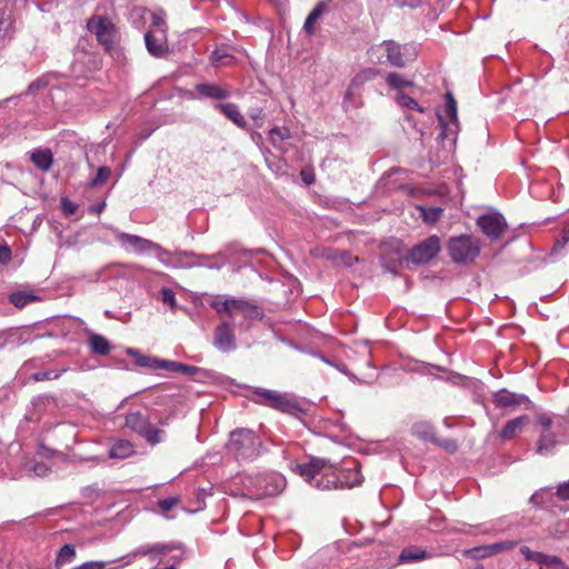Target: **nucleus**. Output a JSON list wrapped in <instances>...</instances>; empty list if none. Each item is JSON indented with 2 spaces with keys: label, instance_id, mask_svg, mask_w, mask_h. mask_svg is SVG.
<instances>
[{
  "label": "nucleus",
  "instance_id": "f257e3e1",
  "mask_svg": "<svg viewBox=\"0 0 569 569\" xmlns=\"http://www.w3.org/2000/svg\"><path fill=\"white\" fill-rule=\"evenodd\" d=\"M292 470L318 490L350 489L362 482L356 461L350 467L338 469L329 460L311 458L308 462L297 463Z\"/></svg>",
  "mask_w": 569,
  "mask_h": 569
},
{
  "label": "nucleus",
  "instance_id": "f03ea898",
  "mask_svg": "<svg viewBox=\"0 0 569 569\" xmlns=\"http://www.w3.org/2000/svg\"><path fill=\"white\" fill-rule=\"evenodd\" d=\"M251 402L297 418H300L306 412L301 403L293 396L261 387H251Z\"/></svg>",
  "mask_w": 569,
  "mask_h": 569
},
{
  "label": "nucleus",
  "instance_id": "7ed1b4c3",
  "mask_svg": "<svg viewBox=\"0 0 569 569\" xmlns=\"http://www.w3.org/2000/svg\"><path fill=\"white\" fill-rule=\"evenodd\" d=\"M379 47L383 49L387 61L396 68H405L415 62L421 50V44L416 41L401 44L395 40H383Z\"/></svg>",
  "mask_w": 569,
  "mask_h": 569
},
{
  "label": "nucleus",
  "instance_id": "20e7f679",
  "mask_svg": "<svg viewBox=\"0 0 569 569\" xmlns=\"http://www.w3.org/2000/svg\"><path fill=\"white\" fill-rule=\"evenodd\" d=\"M286 487V479L276 471L257 472L251 477V500H261L279 495Z\"/></svg>",
  "mask_w": 569,
  "mask_h": 569
},
{
  "label": "nucleus",
  "instance_id": "39448f33",
  "mask_svg": "<svg viewBox=\"0 0 569 569\" xmlns=\"http://www.w3.org/2000/svg\"><path fill=\"white\" fill-rule=\"evenodd\" d=\"M448 253L455 263L473 262L480 253V241L470 234L452 237L448 241Z\"/></svg>",
  "mask_w": 569,
  "mask_h": 569
},
{
  "label": "nucleus",
  "instance_id": "423d86ee",
  "mask_svg": "<svg viewBox=\"0 0 569 569\" xmlns=\"http://www.w3.org/2000/svg\"><path fill=\"white\" fill-rule=\"evenodd\" d=\"M440 250V238L432 234L411 248L407 254V260L417 266L426 264L436 258Z\"/></svg>",
  "mask_w": 569,
  "mask_h": 569
},
{
  "label": "nucleus",
  "instance_id": "0eeeda50",
  "mask_svg": "<svg viewBox=\"0 0 569 569\" xmlns=\"http://www.w3.org/2000/svg\"><path fill=\"white\" fill-rule=\"evenodd\" d=\"M126 426L143 437L150 445H157L162 440L163 431L150 425L148 418L139 411L127 415Z\"/></svg>",
  "mask_w": 569,
  "mask_h": 569
},
{
  "label": "nucleus",
  "instance_id": "6e6552de",
  "mask_svg": "<svg viewBox=\"0 0 569 569\" xmlns=\"http://www.w3.org/2000/svg\"><path fill=\"white\" fill-rule=\"evenodd\" d=\"M477 226L491 241L498 240L508 228L505 217L498 211L479 216Z\"/></svg>",
  "mask_w": 569,
  "mask_h": 569
},
{
  "label": "nucleus",
  "instance_id": "1a4fd4ad",
  "mask_svg": "<svg viewBox=\"0 0 569 569\" xmlns=\"http://www.w3.org/2000/svg\"><path fill=\"white\" fill-rule=\"evenodd\" d=\"M492 401L497 408L515 410L523 408L529 410L532 408V401L523 393L511 392L507 389H500L492 393Z\"/></svg>",
  "mask_w": 569,
  "mask_h": 569
},
{
  "label": "nucleus",
  "instance_id": "9d476101",
  "mask_svg": "<svg viewBox=\"0 0 569 569\" xmlns=\"http://www.w3.org/2000/svg\"><path fill=\"white\" fill-rule=\"evenodd\" d=\"M117 240L124 249H131L140 254L150 251H160L161 254H168V251L159 244L136 234L121 232L117 236Z\"/></svg>",
  "mask_w": 569,
  "mask_h": 569
},
{
  "label": "nucleus",
  "instance_id": "9b49d317",
  "mask_svg": "<svg viewBox=\"0 0 569 569\" xmlns=\"http://www.w3.org/2000/svg\"><path fill=\"white\" fill-rule=\"evenodd\" d=\"M519 551L526 560L536 562L541 569H569V566L558 556L533 551L527 546L520 547Z\"/></svg>",
  "mask_w": 569,
  "mask_h": 569
},
{
  "label": "nucleus",
  "instance_id": "f8f14e48",
  "mask_svg": "<svg viewBox=\"0 0 569 569\" xmlns=\"http://www.w3.org/2000/svg\"><path fill=\"white\" fill-rule=\"evenodd\" d=\"M90 32L94 33L99 43L110 49L113 42V27L101 17H92L87 23Z\"/></svg>",
  "mask_w": 569,
  "mask_h": 569
},
{
  "label": "nucleus",
  "instance_id": "ddd939ff",
  "mask_svg": "<svg viewBox=\"0 0 569 569\" xmlns=\"http://www.w3.org/2000/svg\"><path fill=\"white\" fill-rule=\"evenodd\" d=\"M213 345L222 352H229L236 348L233 328L228 321H222L214 331Z\"/></svg>",
  "mask_w": 569,
  "mask_h": 569
},
{
  "label": "nucleus",
  "instance_id": "4468645a",
  "mask_svg": "<svg viewBox=\"0 0 569 569\" xmlns=\"http://www.w3.org/2000/svg\"><path fill=\"white\" fill-rule=\"evenodd\" d=\"M144 43L148 52L154 58H162L169 51L167 43V33H164L163 31H147L144 33Z\"/></svg>",
  "mask_w": 569,
  "mask_h": 569
},
{
  "label": "nucleus",
  "instance_id": "2eb2a0df",
  "mask_svg": "<svg viewBox=\"0 0 569 569\" xmlns=\"http://www.w3.org/2000/svg\"><path fill=\"white\" fill-rule=\"evenodd\" d=\"M211 307L222 317L223 315L232 316L236 312H241L246 316L248 310V302L236 299L220 300L218 298L211 301Z\"/></svg>",
  "mask_w": 569,
  "mask_h": 569
},
{
  "label": "nucleus",
  "instance_id": "dca6fc26",
  "mask_svg": "<svg viewBox=\"0 0 569 569\" xmlns=\"http://www.w3.org/2000/svg\"><path fill=\"white\" fill-rule=\"evenodd\" d=\"M249 442V431L241 429L230 433V439L227 445L228 451L232 453L236 459L246 458V447Z\"/></svg>",
  "mask_w": 569,
  "mask_h": 569
},
{
  "label": "nucleus",
  "instance_id": "f3484780",
  "mask_svg": "<svg viewBox=\"0 0 569 569\" xmlns=\"http://www.w3.org/2000/svg\"><path fill=\"white\" fill-rule=\"evenodd\" d=\"M199 97L224 100L230 97V90L216 83H199L194 88Z\"/></svg>",
  "mask_w": 569,
  "mask_h": 569
},
{
  "label": "nucleus",
  "instance_id": "a211bd4d",
  "mask_svg": "<svg viewBox=\"0 0 569 569\" xmlns=\"http://www.w3.org/2000/svg\"><path fill=\"white\" fill-rule=\"evenodd\" d=\"M151 549H154V551H152V553H148V556H147L151 562H161L163 556H166L174 550H179L180 553H179V556H173V559L180 560L182 558V553H183L181 550V546L178 543H174V542L152 543Z\"/></svg>",
  "mask_w": 569,
  "mask_h": 569
},
{
  "label": "nucleus",
  "instance_id": "6ab92c4d",
  "mask_svg": "<svg viewBox=\"0 0 569 569\" xmlns=\"http://www.w3.org/2000/svg\"><path fill=\"white\" fill-rule=\"evenodd\" d=\"M331 2V0H321L319 1L315 8L310 11V13L308 14L306 21H305V24H303V30L308 33V34H313L315 33V22L320 18L322 17L326 12L329 11V3Z\"/></svg>",
  "mask_w": 569,
  "mask_h": 569
},
{
  "label": "nucleus",
  "instance_id": "aec40b11",
  "mask_svg": "<svg viewBox=\"0 0 569 569\" xmlns=\"http://www.w3.org/2000/svg\"><path fill=\"white\" fill-rule=\"evenodd\" d=\"M30 159L34 167L43 172L49 171L53 164V154L48 148L33 150Z\"/></svg>",
  "mask_w": 569,
  "mask_h": 569
},
{
  "label": "nucleus",
  "instance_id": "412c9836",
  "mask_svg": "<svg viewBox=\"0 0 569 569\" xmlns=\"http://www.w3.org/2000/svg\"><path fill=\"white\" fill-rule=\"evenodd\" d=\"M432 557V553L426 551L425 549H421L417 546H411L408 548H405L398 558L399 563H409V562H416L421 561L425 559H430Z\"/></svg>",
  "mask_w": 569,
  "mask_h": 569
},
{
  "label": "nucleus",
  "instance_id": "4be33fe9",
  "mask_svg": "<svg viewBox=\"0 0 569 569\" xmlns=\"http://www.w3.org/2000/svg\"><path fill=\"white\" fill-rule=\"evenodd\" d=\"M33 412L31 413V420H39L42 415L48 410L56 408V400L50 396H39L32 401Z\"/></svg>",
  "mask_w": 569,
  "mask_h": 569
},
{
  "label": "nucleus",
  "instance_id": "5701e85b",
  "mask_svg": "<svg viewBox=\"0 0 569 569\" xmlns=\"http://www.w3.org/2000/svg\"><path fill=\"white\" fill-rule=\"evenodd\" d=\"M528 421V416H520L509 420L500 431V437L505 440L513 438L519 431L523 429Z\"/></svg>",
  "mask_w": 569,
  "mask_h": 569
},
{
  "label": "nucleus",
  "instance_id": "b1692460",
  "mask_svg": "<svg viewBox=\"0 0 569 569\" xmlns=\"http://www.w3.org/2000/svg\"><path fill=\"white\" fill-rule=\"evenodd\" d=\"M216 109H218L221 113H223L229 120L236 123L240 128H244L246 120L241 114L239 108L234 103H218L216 104Z\"/></svg>",
  "mask_w": 569,
  "mask_h": 569
},
{
  "label": "nucleus",
  "instance_id": "393cba45",
  "mask_svg": "<svg viewBox=\"0 0 569 569\" xmlns=\"http://www.w3.org/2000/svg\"><path fill=\"white\" fill-rule=\"evenodd\" d=\"M560 443L552 432L542 431L537 446V452L541 456L553 453L556 446Z\"/></svg>",
  "mask_w": 569,
  "mask_h": 569
},
{
  "label": "nucleus",
  "instance_id": "a878e982",
  "mask_svg": "<svg viewBox=\"0 0 569 569\" xmlns=\"http://www.w3.org/2000/svg\"><path fill=\"white\" fill-rule=\"evenodd\" d=\"M515 547H516V541L506 540V541L496 542V543L476 548L475 551L480 553V557H489V556H493V555L499 553L505 550H510Z\"/></svg>",
  "mask_w": 569,
  "mask_h": 569
},
{
  "label": "nucleus",
  "instance_id": "bb28decb",
  "mask_svg": "<svg viewBox=\"0 0 569 569\" xmlns=\"http://www.w3.org/2000/svg\"><path fill=\"white\" fill-rule=\"evenodd\" d=\"M88 345L91 351L99 356H107L110 352V342L101 335L90 333Z\"/></svg>",
  "mask_w": 569,
  "mask_h": 569
},
{
  "label": "nucleus",
  "instance_id": "cd10ccee",
  "mask_svg": "<svg viewBox=\"0 0 569 569\" xmlns=\"http://www.w3.org/2000/svg\"><path fill=\"white\" fill-rule=\"evenodd\" d=\"M134 452L133 446L128 440H117L112 443L109 456L110 458L124 459Z\"/></svg>",
  "mask_w": 569,
  "mask_h": 569
},
{
  "label": "nucleus",
  "instance_id": "c85d7f7f",
  "mask_svg": "<svg viewBox=\"0 0 569 569\" xmlns=\"http://www.w3.org/2000/svg\"><path fill=\"white\" fill-rule=\"evenodd\" d=\"M167 256L170 257L168 264L172 266L173 268L190 269L192 268V261L189 259L196 257V253L192 251H177L174 253L168 252Z\"/></svg>",
  "mask_w": 569,
  "mask_h": 569
},
{
  "label": "nucleus",
  "instance_id": "c756f323",
  "mask_svg": "<svg viewBox=\"0 0 569 569\" xmlns=\"http://www.w3.org/2000/svg\"><path fill=\"white\" fill-rule=\"evenodd\" d=\"M211 63L214 67L231 66L234 62V57L231 54L230 49L227 47L217 48L211 53Z\"/></svg>",
  "mask_w": 569,
  "mask_h": 569
},
{
  "label": "nucleus",
  "instance_id": "7c9ffc66",
  "mask_svg": "<svg viewBox=\"0 0 569 569\" xmlns=\"http://www.w3.org/2000/svg\"><path fill=\"white\" fill-rule=\"evenodd\" d=\"M37 300H39V298L28 291H16L9 296V301L19 309Z\"/></svg>",
  "mask_w": 569,
  "mask_h": 569
},
{
  "label": "nucleus",
  "instance_id": "2f4dec72",
  "mask_svg": "<svg viewBox=\"0 0 569 569\" xmlns=\"http://www.w3.org/2000/svg\"><path fill=\"white\" fill-rule=\"evenodd\" d=\"M181 502V498L180 496H172V497H168V498H164V499H160L158 502H157V506L161 512V515L167 518V519H173L174 516L173 515H170V511L178 507Z\"/></svg>",
  "mask_w": 569,
  "mask_h": 569
},
{
  "label": "nucleus",
  "instance_id": "473e14b6",
  "mask_svg": "<svg viewBox=\"0 0 569 569\" xmlns=\"http://www.w3.org/2000/svg\"><path fill=\"white\" fill-rule=\"evenodd\" d=\"M387 84L395 90L401 91L405 88H409L413 86V82L407 80L402 74L398 72H389L386 76Z\"/></svg>",
  "mask_w": 569,
  "mask_h": 569
},
{
  "label": "nucleus",
  "instance_id": "72a5a7b5",
  "mask_svg": "<svg viewBox=\"0 0 569 569\" xmlns=\"http://www.w3.org/2000/svg\"><path fill=\"white\" fill-rule=\"evenodd\" d=\"M396 102L403 109L407 110H415L420 113H425L426 109L421 107L418 101L410 96L403 93L402 91L397 92L396 94Z\"/></svg>",
  "mask_w": 569,
  "mask_h": 569
},
{
  "label": "nucleus",
  "instance_id": "f704fd0d",
  "mask_svg": "<svg viewBox=\"0 0 569 569\" xmlns=\"http://www.w3.org/2000/svg\"><path fill=\"white\" fill-rule=\"evenodd\" d=\"M412 435L423 440H433L435 429L431 423L427 421H418L411 428Z\"/></svg>",
  "mask_w": 569,
  "mask_h": 569
},
{
  "label": "nucleus",
  "instance_id": "c9c22d12",
  "mask_svg": "<svg viewBox=\"0 0 569 569\" xmlns=\"http://www.w3.org/2000/svg\"><path fill=\"white\" fill-rule=\"evenodd\" d=\"M76 558V549L71 545H64L59 550L56 558V567L59 569L62 566L70 563Z\"/></svg>",
  "mask_w": 569,
  "mask_h": 569
},
{
  "label": "nucleus",
  "instance_id": "e433bc0d",
  "mask_svg": "<svg viewBox=\"0 0 569 569\" xmlns=\"http://www.w3.org/2000/svg\"><path fill=\"white\" fill-rule=\"evenodd\" d=\"M167 13L163 9H157L151 13V31L167 33L168 26L166 22Z\"/></svg>",
  "mask_w": 569,
  "mask_h": 569
},
{
  "label": "nucleus",
  "instance_id": "4c0bfd02",
  "mask_svg": "<svg viewBox=\"0 0 569 569\" xmlns=\"http://www.w3.org/2000/svg\"><path fill=\"white\" fill-rule=\"evenodd\" d=\"M152 551H154V549H151V545H141L120 559V561L123 562L121 567L132 563L138 557H147L148 553H152Z\"/></svg>",
  "mask_w": 569,
  "mask_h": 569
},
{
  "label": "nucleus",
  "instance_id": "58836bf2",
  "mask_svg": "<svg viewBox=\"0 0 569 569\" xmlns=\"http://www.w3.org/2000/svg\"><path fill=\"white\" fill-rule=\"evenodd\" d=\"M127 353L134 358V362L137 366H139L141 368H153L154 369L157 358L142 355L139 350L132 349V348H129L127 350Z\"/></svg>",
  "mask_w": 569,
  "mask_h": 569
},
{
  "label": "nucleus",
  "instance_id": "ea45409f",
  "mask_svg": "<svg viewBox=\"0 0 569 569\" xmlns=\"http://www.w3.org/2000/svg\"><path fill=\"white\" fill-rule=\"evenodd\" d=\"M197 260L196 261H192V268L194 267H207V268H210V269H220L223 264H224V261L223 260H220V261H217V262H212V260H216L218 258H220V253L217 254V256H197L196 257Z\"/></svg>",
  "mask_w": 569,
  "mask_h": 569
},
{
  "label": "nucleus",
  "instance_id": "a19ab883",
  "mask_svg": "<svg viewBox=\"0 0 569 569\" xmlns=\"http://www.w3.org/2000/svg\"><path fill=\"white\" fill-rule=\"evenodd\" d=\"M417 209L420 211L423 221L427 223L437 222L442 214V209L439 207L426 208L423 206H418Z\"/></svg>",
  "mask_w": 569,
  "mask_h": 569
},
{
  "label": "nucleus",
  "instance_id": "79ce46f5",
  "mask_svg": "<svg viewBox=\"0 0 569 569\" xmlns=\"http://www.w3.org/2000/svg\"><path fill=\"white\" fill-rule=\"evenodd\" d=\"M446 112L450 118L452 126L458 127V112H457V102L452 96V93L448 92L446 94Z\"/></svg>",
  "mask_w": 569,
  "mask_h": 569
},
{
  "label": "nucleus",
  "instance_id": "37998d69",
  "mask_svg": "<svg viewBox=\"0 0 569 569\" xmlns=\"http://www.w3.org/2000/svg\"><path fill=\"white\" fill-rule=\"evenodd\" d=\"M160 295L162 303L169 306L170 310L176 312L178 309V302L174 291L170 288H162Z\"/></svg>",
  "mask_w": 569,
  "mask_h": 569
},
{
  "label": "nucleus",
  "instance_id": "c03bdc74",
  "mask_svg": "<svg viewBox=\"0 0 569 569\" xmlns=\"http://www.w3.org/2000/svg\"><path fill=\"white\" fill-rule=\"evenodd\" d=\"M289 137L287 129L273 128L269 131V140L276 148H281V143Z\"/></svg>",
  "mask_w": 569,
  "mask_h": 569
},
{
  "label": "nucleus",
  "instance_id": "a18cd8bd",
  "mask_svg": "<svg viewBox=\"0 0 569 569\" xmlns=\"http://www.w3.org/2000/svg\"><path fill=\"white\" fill-rule=\"evenodd\" d=\"M111 176V169L108 167H100L97 171L96 177L90 181L89 186L96 188L102 186Z\"/></svg>",
  "mask_w": 569,
  "mask_h": 569
},
{
  "label": "nucleus",
  "instance_id": "49530a36",
  "mask_svg": "<svg viewBox=\"0 0 569 569\" xmlns=\"http://www.w3.org/2000/svg\"><path fill=\"white\" fill-rule=\"evenodd\" d=\"M378 74V70L373 68H368L359 72L351 82V86H359L367 81L372 80Z\"/></svg>",
  "mask_w": 569,
  "mask_h": 569
},
{
  "label": "nucleus",
  "instance_id": "de8ad7c7",
  "mask_svg": "<svg viewBox=\"0 0 569 569\" xmlns=\"http://www.w3.org/2000/svg\"><path fill=\"white\" fill-rule=\"evenodd\" d=\"M61 376V371H40L32 375L34 381L54 380Z\"/></svg>",
  "mask_w": 569,
  "mask_h": 569
},
{
  "label": "nucleus",
  "instance_id": "09e8293b",
  "mask_svg": "<svg viewBox=\"0 0 569 569\" xmlns=\"http://www.w3.org/2000/svg\"><path fill=\"white\" fill-rule=\"evenodd\" d=\"M178 366H179V362H177V361L162 360V359L157 358L154 369H164V370L177 372Z\"/></svg>",
  "mask_w": 569,
  "mask_h": 569
},
{
  "label": "nucleus",
  "instance_id": "8fccbe9b",
  "mask_svg": "<svg viewBox=\"0 0 569 569\" xmlns=\"http://www.w3.org/2000/svg\"><path fill=\"white\" fill-rule=\"evenodd\" d=\"M537 422L542 427L543 431L551 432L550 429L553 426V420L549 415L542 413L538 416Z\"/></svg>",
  "mask_w": 569,
  "mask_h": 569
},
{
  "label": "nucleus",
  "instance_id": "3c124183",
  "mask_svg": "<svg viewBox=\"0 0 569 569\" xmlns=\"http://www.w3.org/2000/svg\"><path fill=\"white\" fill-rule=\"evenodd\" d=\"M11 261V249L6 243H0V264H7Z\"/></svg>",
  "mask_w": 569,
  "mask_h": 569
},
{
  "label": "nucleus",
  "instance_id": "603ef678",
  "mask_svg": "<svg viewBox=\"0 0 569 569\" xmlns=\"http://www.w3.org/2000/svg\"><path fill=\"white\" fill-rule=\"evenodd\" d=\"M200 371H201V369L198 368V367L189 366V365H184V363L179 362L178 371L177 372H181V373H183L186 376L193 377V376H196Z\"/></svg>",
  "mask_w": 569,
  "mask_h": 569
},
{
  "label": "nucleus",
  "instance_id": "864d4df0",
  "mask_svg": "<svg viewBox=\"0 0 569 569\" xmlns=\"http://www.w3.org/2000/svg\"><path fill=\"white\" fill-rule=\"evenodd\" d=\"M556 495L561 500H569V480L558 485Z\"/></svg>",
  "mask_w": 569,
  "mask_h": 569
},
{
  "label": "nucleus",
  "instance_id": "5fc2aeb1",
  "mask_svg": "<svg viewBox=\"0 0 569 569\" xmlns=\"http://www.w3.org/2000/svg\"><path fill=\"white\" fill-rule=\"evenodd\" d=\"M33 472L38 477H44L49 472V467L44 462H37L32 468Z\"/></svg>",
  "mask_w": 569,
  "mask_h": 569
},
{
  "label": "nucleus",
  "instance_id": "6e6d98bb",
  "mask_svg": "<svg viewBox=\"0 0 569 569\" xmlns=\"http://www.w3.org/2000/svg\"><path fill=\"white\" fill-rule=\"evenodd\" d=\"M393 2L400 8L409 7L412 9L418 8L421 4L420 0H393Z\"/></svg>",
  "mask_w": 569,
  "mask_h": 569
},
{
  "label": "nucleus",
  "instance_id": "4d7b16f0",
  "mask_svg": "<svg viewBox=\"0 0 569 569\" xmlns=\"http://www.w3.org/2000/svg\"><path fill=\"white\" fill-rule=\"evenodd\" d=\"M566 244H567V243H566V242H563V240L558 239V240L555 242V244H553V247H552V249H551V252H550V253H551V256L560 254V253H561V251L563 250V248L566 247Z\"/></svg>",
  "mask_w": 569,
  "mask_h": 569
},
{
  "label": "nucleus",
  "instance_id": "13d9d810",
  "mask_svg": "<svg viewBox=\"0 0 569 569\" xmlns=\"http://www.w3.org/2000/svg\"><path fill=\"white\" fill-rule=\"evenodd\" d=\"M9 18L4 12H0V32L9 27Z\"/></svg>",
  "mask_w": 569,
  "mask_h": 569
},
{
  "label": "nucleus",
  "instance_id": "bf43d9fd",
  "mask_svg": "<svg viewBox=\"0 0 569 569\" xmlns=\"http://www.w3.org/2000/svg\"><path fill=\"white\" fill-rule=\"evenodd\" d=\"M63 209L68 213H74L77 210V206L72 202H63Z\"/></svg>",
  "mask_w": 569,
  "mask_h": 569
},
{
  "label": "nucleus",
  "instance_id": "052dcab7",
  "mask_svg": "<svg viewBox=\"0 0 569 569\" xmlns=\"http://www.w3.org/2000/svg\"><path fill=\"white\" fill-rule=\"evenodd\" d=\"M104 208H106V202L102 201V202H100V203H98L96 206L90 207L89 210L91 212L100 213V212H102L104 210Z\"/></svg>",
  "mask_w": 569,
  "mask_h": 569
},
{
  "label": "nucleus",
  "instance_id": "680f3d73",
  "mask_svg": "<svg viewBox=\"0 0 569 569\" xmlns=\"http://www.w3.org/2000/svg\"><path fill=\"white\" fill-rule=\"evenodd\" d=\"M301 177L306 184H311L313 182V176L311 173L302 171Z\"/></svg>",
  "mask_w": 569,
  "mask_h": 569
},
{
  "label": "nucleus",
  "instance_id": "e2e57ef3",
  "mask_svg": "<svg viewBox=\"0 0 569 569\" xmlns=\"http://www.w3.org/2000/svg\"><path fill=\"white\" fill-rule=\"evenodd\" d=\"M439 122H440V124H441V127H442V131H441V134H440V136H441V138L443 139V138H446V137H447L448 126H447V124H445V122H443V120H442V118H441L440 116H439Z\"/></svg>",
  "mask_w": 569,
  "mask_h": 569
},
{
  "label": "nucleus",
  "instance_id": "0e129e2a",
  "mask_svg": "<svg viewBox=\"0 0 569 569\" xmlns=\"http://www.w3.org/2000/svg\"><path fill=\"white\" fill-rule=\"evenodd\" d=\"M260 317V311L257 307L252 306L251 305V319L253 318H259Z\"/></svg>",
  "mask_w": 569,
  "mask_h": 569
},
{
  "label": "nucleus",
  "instance_id": "69168bd1",
  "mask_svg": "<svg viewBox=\"0 0 569 569\" xmlns=\"http://www.w3.org/2000/svg\"><path fill=\"white\" fill-rule=\"evenodd\" d=\"M561 240H563V242H566V243L569 241V229L562 230Z\"/></svg>",
  "mask_w": 569,
  "mask_h": 569
},
{
  "label": "nucleus",
  "instance_id": "338daca9",
  "mask_svg": "<svg viewBox=\"0 0 569 569\" xmlns=\"http://www.w3.org/2000/svg\"><path fill=\"white\" fill-rule=\"evenodd\" d=\"M383 269L387 271V272H390V273H393V274H397V270L389 266V264H383Z\"/></svg>",
  "mask_w": 569,
  "mask_h": 569
},
{
  "label": "nucleus",
  "instance_id": "774afa93",
  "mask_svg": "<svg viewBox=\"0 0 569 569\" xmlns=\"http://www.w3.org/2000/svg\"><path fill=\"white\" fill-rule=\"evenodd\" d=\"M336 367H337V369H338L339 371H341L342 373H345V375L349 376V371H348V369L346 368V366H336Z\"/></svg>",
  "mask_w": 569,
  "mask_h": 569
}]
</instances>
